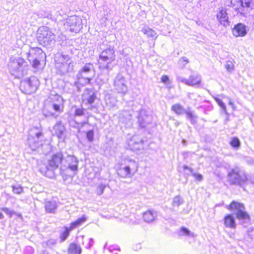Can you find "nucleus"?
I'll return each mask as SVG.
<instances>
[{"label":"nucleus","instance_id":"7","mask_svg":"<svg viewBox=\"0 0 254 254\" xmlns=\"http://www.w3.org/2000/svg\"><path fill=\"white\" fill-rule=\"evenodd\" d=\"M247 26L243 23L235 24L231 29L232 34L235 37H245L247 34Z\"/></svg>","mask_w":254,"mask_h":254},{"label":"nucleus","instance_id":"38","mask_svg":"<svg viewBox=\"0 0 254 254\" xmlns=\"http://www.w3.org/2000/svg\"><path fill=\"white\" fill-rule=\"evenodd\" d=\"M84 115V109L83 108H77L75 110L74 116L79 117Z\"/></svg>","mask_w":254,"mask_h":254},{"label":"nucleus","instance_id":"10","mask_svg":"<svg viewBox=\"0 0 254 254\" xmlns=\"http://www.w3.org/2000/svg\"><path fill=\"white\" fill-rule=\"evenodd\" d=\"M216 17L219 23L224 26L227 27L230 25V21L226 10L224 8H220L217 12Z\"/></svg>","mask_w":254,"mask_h":254},{"label":"nucleus","instance_id":"33","mask_svg":"<svg viewBox=\"0 0 254 254\" xmlns=\"http://www.w3.org/2000/svg\"><path fill=\"white\" fill-rule=\"evenodd\" d=\"M235 67L234 62L232 61H228L225 64V68L228 71H232Z\"/></svg>","mask_w":254,"mask_h":254},{"label":"nucleus","instance_id":"32","mask_svg":"<svg viewBox=\"0 0 254 254\" xmlns=\"http://www.w3.org/2000/svg\"><path fill=\"white\" fill-rule=\"evenodd\" d=\"M230 144L232 147L238 148L240 146V141L238 137H233L230 142Z\"/></svg>","mask_w":254,"mask_h":254},{"label":"nucleus","instance_id":"13","mask_svg":"<svg viewBox=\"0 0 254 254\" xmlns=\"http://www.w3.org/2000/svg\"><path fill=\"white\" fill-rule=\"evenodd\" d=\"M82 96L84 97L83 101H84L86 105L92 104L96 99V93L90 88H86L85 90V93L83 94Z\"/></svg>","mask_w":254,"mask_h":254},{"label":"nucleus","instance_id":"22","mask_svg":"<svg viewBox=\"0 0 254 254\" xmlns=\"http://www.w3.org/2000/svg\"><path fill=\"white\" fill-rule=\"evenodd\" d=\"M57 208V204L55 201H47L45 203L46 211L49 213H55Z\"/></svg>","mask_w":254,"mask_h":254},{"label":"nucleus","instance_id":"29","mask_svg":"<svg viewBox=\"0 0 254 254\" xmlns=\"http://www.w3.org/2000/svg\"><path fill=\"white\" fill-rule=\"evenodd\" d=\"M143 33L148 37L155 38L156 37V33L155 31L148 27L144 28L143 30Z\"/></svg>","mask_w":254,"mask_h":254},{"label":"nucleus","instance_id":"5","mask_svg":"<svg viewBox=\"0 0 254 254\" xmlns=\"http://www.w3.org/2000/svg\"><path fill=\"white\" fill-rule=\"evenodd\" d=\"M39 84V81L37 78L30 77L21 83V90L25 94H31L38 89Z\"/></svg>","mask_w":254,"mask_h":254},{"label":"nucleus","instance_id":"19","mask_svg":"<svg viewBox=\"0 0 254 254\" xmlns=\"http://www.w3.org/2000/svg\"><path fill=\"white\" fill-rule=\"evenodd\" d=\"M87 220V217L85 215H82L81 217L78 218L75 221L71 222L70 224L69 227V229H71L72 231L76 229L77 228L81 226L83 224H84Z\"/></svg>","mask_w":254,"mask_h":254},{"label":"nucleus","instance_id":"14","mask_svg":"<svg viewBox=\"0 0 254 254\" xmlns=\"http://www.w3.org/2000/svg\"><path fill=\"white\" fill-rule=\"evenodd\" d=\"M115 90L118 93L125 94L127 91V86L126 81L123 78H117L114 81Z\"/></svg>","mask_w":254,"mask_h":254},{"label":"nucleus","instance_id":"35","mask_svg":"<svg viewBox=\"0 0 254 254\" xmlns=\"http://www.w3.org/2000/svg\"><path fill=\"white\" fill-rule=\"evenodd\" d=\"M86 136L89 142H92L94 140V133L93 130H89L86 132Z\"/></svg>","mask_w":254,"mask_h":254},{"label":"nucleus","instance_id":"12","mask_svg":"<svg viewBox=\"0 0 254 254\" xmlns=\"http://www.w3.org/2000/svg\"><path fill=\"white\" fill-rule=\"evenodd\" d=\"M228 180L231 185H241V183L244 181L239 172L233 169L229 173Z\"/></svg>","mask_w":254,"mask_h":254},{"label":"nucleus","instance_id":"4","mask_svg":"<svg viewBox=\"0 0 254 254\" xmlns=\"http://www.w3.org/2000/svg\"><path fill=\"white\" fill-rule=\"evenodd\" d=\"M53 33L47 26H41L37 31V39L39 43L43 46L50 44L52 41Z\"/></svg>","mask_w":254,"mask_h":254},{"label":"nucleus","instance_id":"3","mask_svg":"<svg viewBox=\"0 0 254 254\" xmlns=\"http://www.w3.org/2000/svg\"><path fill=\"white\" fill-rule=\"evenodd\" d=\"M116 59L115 51L113 48L103 50L99 54L97 64L100 69H109L112 67V63Z\"/></svg>","mask_w":254,"mask_h":254},{"label":"nucleus","instance_id":"25","mask_svg":"<svg viewBox=\"0 0 254 254\" xmlns=\"http://www.w3.org/2000/svg\"><path fill=\"white\" fill-rule=\"evenodd\" d=\"M69 163L68 168L71 171H75L77 170L78 161L74 156H68Z\"/></svg>","mask_w":254,"mask_h":254},{"label":"nucleus","instance_id":"23","mask_svg":"<svg viewBox=\"0 0 254 254\" xmlns=\"http://www.w3.org/2000/svg\"><path fill=\"white\" fill-rule=\"evenodd\" d=\"M92 72H93L94 74H95V71L94 68L93 64L91 63L86 64L78 71V72L84 74H87V73H89Z\"/></svg>","mask_w":254,"mask_h":254},{"label":"nucleus","instance_id":"1","mask_svg":"<svg viewBox=\"0 0 254 254\" xmlns=\"http://www.w3.org/2000/svg\"><path fill=\"white\" fill-rule=\"evenodd\" d=\"M64 159V155L62 151L53 154L48 160L46 170L44 171L45 175L50 178L55 177V171L62 166Z\"/></svg>","mask_w":254,"mask_h":254},{"label":"nucleus","instance_id":"9","mask_svg":"<svg viewBox=\"0 0 254 254\" xmlns=\"http://www.w3.org/2000/svg\"><path fill=\"white\" fill-rule=\"evenodd\" d=\"M64 100L59 95H55L52 99V105L53 110L58 113L63 112Z\"/></svg>","mask_w":254,"mask_h":254},{"label":"nucleus","instance_id":"43","mask_svg":"<svg viewBox=\"0 0 254 254\" xmlns=\"http://www.w3.org/2000/svg\"><path fill=\"white\" fill-rule=\"evenodd\" d=\"M181 62L183 63V64H186L188 63H189V60L186 57H183L181 59Z\"/></svg>","mask_w":254,"mask_h":254},{"label":"nucleus","instance_id":"34","mask_svg":"<svg viewBox=\"0 0 254 254\" xmlns=\"http://www.w3.org/2000/svg\"><path fill=\"white\" fill-rule=\"evenodd\" d=\"M183 200L180 197L176 196L173 201L172 204L174 207H178L183 203Z\"/></svg>","mask_w":254,"mask_h":254},{"label":"nucleus","instance_id":"28","mask_svg":"<svg viewBox=\"0 0 254 254\" xmlns=\"http://www.w3.org/2000/svg\"><path fill=\"white\" fill-rule=\"evenodd\" d=\"M70 228L68 227H65L64 230L61 233L60 236V239L61 241H64L66 239V238L68 237V236L69 235L70 232L72 231L71 229H69Z\"/></svg>","mask_w":254,"mask_h":254},{"label":"nucleus","instance_id":"15","mask_svg":"<svg viewBox=\"0 0 254 254\" xmlns=\"http://www.w3.org/2000/svg\"><path fill=\"white\" fill-rule=\"evenodd\" d=\"M254 0H239L240 6L235 8V10L241 15L245 14V8H249L253 4Z\"/></svg>","mask_w":254,"mask_h":254},{"label":"nucleus","instance_id":"2","mask_svg":"<svg viewBox=\"0 0 254 254\" xmlns=\"http://www.w3.org/2000/svg\"><path fill=\"white\" fill-rule=\"evenodd\" d=\"M27 59L34 68H39L41 65L46 63V55L39 47H30L27 53Z\"/></svg>","mask_w":254,"mask_h":254},{"label":"nucleus","instance_id":"11","mask_svg":"<svg viewBox=\"0 0 254 254\" xmlns=\"http://www.w3.org/2000/svg\"><path fill=\"white\" fill-rule=\"evenodd\" d=\"M92 79V76H87V74L78 72L76 76V80L74 83L78 87L84 86L90 84Z\"/></svg>","mask_w":254,"mask_h":254},{"label":"nucleus","instance_id":"48","mask_svg":"<svg viewBox=\"0 0 254 254\" xmlns=\"http://www.w3.org/2000/svg\"><path fill=\"white\" fill-rule=\"evenodd\" d=\"M42 135V132H39V133H36V136L37 137H39V136H41Z\"/></svg>","mask_w":254,"mask_h":254},{"label":"nucleus","instance_id":"16","mask_svg":"<svg viewBox=\"0 0 254 254\" xmlns=\"http://www.w3.org/2000/svg\"><path fill=\"white\" fill-rule=\"evenodd\" d=\"M224 225L226 227L234 229L236 227L235 218L231 214L226 215L223 218Z\"/></svg>","mask_w":254,"mask_h":254},{"label":"nucleus","instance_id":"47","mask_svg":"<svg viewBox=\"0 0 254 254\" xmlns=\"http://www.w3.org/2000/svg\"><path fill=\"white\" fill-rule=\"evenodd\" d=\"M184 168L185 169H188V170H190L191 172H192V169H191V168H189V167L186 166H184Z\"/></svg>","mask_w":254,"mask_h":254},{"label":"nucleus","instance_id":"30","mask_svg":"<svg viewBox=\"0 0 254 254\" xmlns=\"http://www.w3.org/2000/svg\"><path fill=\"white\" fill-rule=\"evenodd\" d=\"M184 113L187 119L190 120L192 123L195 122V119L196 117L192 111H187Z\"/></svg>","mask_w":254,"mask_h":254},{"label":"nucleus","instance_id":"49","mask_svg":"<svg viewBox=\"0 0 254 254\" xmlns=\"http://www.w3.org/2000/svg\"><path fill=\"white\" fill-rule=\"evenodd\" d=\"M3 217V215L2 214V213L1 212H0V219H2Z\"/></svg>","mask_w":254,"mask_h":254},{"label":"nucleus","instance_id":"18","mask_svg":"<svg viewBox=\"0 0 254 254\" xmlns=\"http://www.w3.org/2000/svg\"><path fill=\"white\" fill-rule=\"evenodd\" d=\"M54 129L56 136L59 138H64L65 127L62 125L61 122H57L54 126Z\"/></svg>","mask_w":254,"mask_h":254},{"label":"nucleus","instance_id":"46","mask_svg":"<svg viewBox=\"0 0 254 254\" xmlns=\"http://www.w3.org/2000/svg\"><path fill=\"white\" fill-rule=\"evenodd\" d=\"M230 105H231V106H232V109L233 110H235L236 108H235L234 104L232 102H230Z\"/></svg>","mask_w":254,"mask_h":254},{"label":"nucleus","instance_id":"42","mask_svg":"<svg viewBox=\"0 0 254 254\" xmlns=\"http://www.w3.org/2000/svg\"><path fill=\"white\" fill-rule=\"evenodd\" d=\"M161 81L162 82L164 83L169 82V79L168 76L166 75H164L162 76V77H161Z\"/></svg>","mask_w":254,"mask_h":254},{"label":"nucleus","instance_id":"45","mask_svg":"<svg viewBox=\"0 0 254 254\" xmlns=\"http://www.w3.org/2000/svg\"><path fill=\"white\" fill-rule=\"evenodd\" d=\"M1 209L6 213H9L10 214L12 213L11 212H9V209L7 208H2Z\"/></svg>","mask_w":254,"mask_h":254},{"label":"nucleus","instance_id":"39","mask_svg":"<svg viewBox=\"0 0 254 254\" xmlns=\"http://www.w3.org/2000/svg\"><path fill=\"white\" fill-rule=\"evenodd\" d=\"M105 188V186L103 185H100L98 186L97 188V193L98 195L101 194L103 192Z\"/></svg>","mask_w":254,"mask_h":254},{"label":"nucleus","instance_id":"44","mask_svg":"<svg viewBox=\"0 0 254 254\" xmlns=\"http://www.w3.org/2000/svg\"><path fill=\"white\" fill-rule=\"evenodd\" d=\"M24 63H25V61L22 59H19L18 60V62H17V63H18V65H19V66L22 65V64H24Z\"/></svg>","mask_w":254,"mask_h":254},{"label":"nucleus","instance_id":"21","mask_svg":"<svg viewBox=\"0 0 254 254\" xmlns=\"http://www.w3.org/2000/svg\"><path fill=\"white\" fill-rule=\"evenodd\" d=\"M82 250L81 247L75 243H71L67 248V254H81Z\"/></svg>","mask_w":254,"mask_h":254},{"label":"nucleus","instance_id":"24","mask_svg":"<svg viewBox=\"0 0 254 254\" xmlns=\"http://www.w3.org/2000/svg\"><path fill=\"white\" fill-rule=\"evenodd\" d=\"M236 218L239 220L243 221H248L250 220V216L249 213L245 211V209H241L236 213Z\"/></svg>","mask_w":254,"mask_h":254},{"label":"nucleus","instance_id":"26","mask_svg":"<svg viewBox=\"0 0 254 254\" xmlns=\"http://www.w3.org/2000/svg\"><path fill=\"white\" fill-rule=\"evenodd\" d=\"M155 219V215L153 212L147 211L143 214V219L147 223H151Z\"/></svg>","mask_w":254,"mask_h":254},{"label":"nucleus","instance_id":"36","mask_svg":"<svg viewBox=\"0 0 254 254\" xmlns=\"http://www.w3.org/2000/svg\"><path fill=\"white\" fill-rule=\"evenodd\" d=\"M42 113L46 117L53 116L54 113L49 111L47 107L44 106L42 109Z\"/></svg>","mask_w":254,"mask_h":254},{"label":"nucleus","instance_id":"8","mask_svg":"<svg viewBox=\"0 0 254 254\" xmlns=\"http://www.w3.org/2000/svg\"><path fill=\"white\" fill-rule=\"evenodd\" d=\"M133 171H137V167L134 162L127 165L123 168H120L118 170L117 173L119 176L122 178H127L133 174Z\"/></svg>","mask_w":254,"mask_h":254},{"label":"nucleus","instance_id":"17","mask_svg":"<svg viewBox=\"0 0 254 254\" xmlns=\"http://www.w3.org/2000/svg\"><path fill=\"white\" fill-rule=\"evenodd\" d=\"M226 208L230 211H236V212L241 209H245V207L243 203L235 200L232 201L230 204L226 206Z\"/></svg>","mask_w":254,"mask_h":254},{"label":"nucleus","instance_id":"20","mask_svg":"<svg viewBox=\"0 0 254 254\" xmlns=\"http://www.w3.org/2000/svg\"><path fill=\"white\" fill-rule=\"evenodd\" d=\"M201 79L197 75H191L185 81V83L190 86H195L200 84Z\"/></svg>","mask_w":254,"mask_h":254},{"label":"nucleus","instance_id":"40","mask_svg":"<svg viewBox=\"0 0 254 254\" xmlns=\"http://www.w3.org/2000/svg\"><path fill=\"white\" fill-rule=\"evenodd\" d=\"M180 231L183 233V235L189 236L190 234V231L185 227H182L180 229Z\"/></svg>","mask_w":254,"mask_h":254},{"label":"nucleus","instance_id":"37","mask_svg":"<svg viewBox=\"0 0 254 254\" xmlns=\"http://www.w3.org/2000/svg\"><path fill=\"white\" fill-rule=\"evenodd\" d=\"M216 101L217 102L218 105L222 108V110L226 114H229V113L227 112L226 107L224 104V103L222 102L221 99H216Z\"/></svg>","mask_w":254,"mask_h":254},{"label":"nucleus","instance_id":"31","mask_svg":"<svg viewBox=\"0 0 254 254\" xmlns=\"http://www.w3.org/2000/svg\"><path fill=\"white\" fill-rule=\"evenodd\" d=\"M12 190L14 193L20 194L23 192V188L20 185H13Z\"/></svg>","mask_w":254,"mask_h":254},{"label":"nucleus","instance_id":"41","mask_svg":"<svg viewBox=\"0 0 254 254\" xmlns=\"http://www.w3.org/2000/svg\"><path fill=\"white\" fill-rule=\"evenodd\" d=\"M193 176L195 179V180L197 181H200L202 179V176L200 174L194 173L193 174Z\"/></svg>","mask_w":254,"mask_h":254},{"label":"nucleus","instance_id":"27","mask_svg":"<svg viewBox=\"0 0 254 254\" xmlns=\"http://www.w3.org/2000/svg\"><path fill=\"white\" fill-rule=\"evenodd\" d=\"M171 110L177 115H181L185 112L184 107L179 103L173 105L171 107Z\"/></svg>","mask_w":254,"mask_h":254},{"label":"nucleus","instance_id":"6","mask_svg":"<svg viewBox=\"0 0 254 254\" xmlns=\"http://www.w3.org/2000/svg\"><path fill=\"white\" fill-rule=\"evenodd\" d=\"M67 23L71 32H79L82 28V19L77 16H70L67 19Z\"/></svg>","mask_w":254,"mask_h":254}]
</instances>
